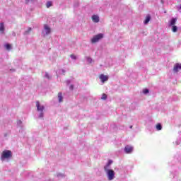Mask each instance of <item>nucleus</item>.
<instances>
[{
    "label": "nucleus",
    "instance_id": "nucleus-1",
    "mask_svg": "<svg viewBox=\"0 0 181 181\" xmlns=\"http://www.w3.org/2000/svg\"><path fill=\"white\" fill-rule=\"evenodd\" d=\"M12 156V151L9 150H4L1 153V160H5V159H9Z\"/></svg>",
    "mask_w": 181,
    "mask_h": 181
},
{
    "label": "nucleus",
    "instance_id": "nucleus-2",
    "mask_svg": "<svg viewBox=\"0 0 181 181\" xmlns=\"http://www.w3.org/2000/svg\"><path fill=\"white\" fill-rule=\"evenodd\" d=\"M104 169L107 173L108 180H112L115 177V173L112 170H107V167H105Z\"/></svg>",
    "mask_w": 181,
    "mask_h": 181
},
{
    "label": "nucleus",
    "instance_id": "nucleus-3",
    "mask_svg": "<svg viewBox=\"0 0 181 181\" xmlns=\"http://www.w3.org/2000/svg\"><path fill=\"white\" fill-rule=\"evenodd\" d=\"M103 37H104V35L103 34H98L91 39V43H97V42L100 40V39H103Z\"/></svg>",
    "mask_w": 181,
    "mask_h": 181
},
{
    "label": "nucleus",
    "instance_id": "nucleus-4",
    "mask_svg": "<svg viewBox=\"0 0 181 181\" xmlns=\"http://www.w3.org/2000/svg\"><path fill=\"white\" fill-rule=\"evenodd\" d=\"M36 107H37V111H40V112H43L45 110V106L43 105L40 106V103H39V101L36 102Z\"/></svg>",
    "mask_w": 181,
    "mask_h": 181
},
{
    "label": "nucleus",
    "instance_id": "nucleus-5",
    "mask_svg": "<svg viewBox=\"0 0 181 181\" xmlns=\"http://www.w3.org/2000/svg\"><path fill=\"white\" fill-rule=\"evenodd\" d=\"M179 70H181V64L177 63L174 65L173 71L174 73H177Z\"/></svg>",
    "mask_w": 181,
    "mask_h": 181
},
{
    "label": "nucleus",
    "instance_id": "nucleus-6",
    "mask_svg": "<svg viewBox=\"0 0 181 181\" xmlns=\"http://www.w3.org/2000/svg\"><path fill=\"white\" fill-rule=\"evenodd\" d=\"M99 78L101 80L102 83H105V81H108V76L103 74L100 75Z\"/></svg>",
    "mask_w": 181,
    "mask_h": 181
},
{
    "label": "nucleus",
    "instance_id": "nucleus-7",
    "mask_svg": "<svg viewBox=\"0 0 181 181\" xmlns=\"http://www.w3.org/2000/svg\"><path fill=\"white\" fill-rule=\"evenodd\" d=\"M132 151H134V147L131 146L127 145L124 147V151L126 152V153H131Z\"/></svg>",
    "mask_w": 181,
    "mask_h": 181
},
{
    "label": "nucleus",
    "instance_id": "nucleus-8",
    "mask_svg": "<svg viewBox=\"0 0 181 181\" xmlns=\"http://www.w3.org/2000/svg\"><path fill=\"white\" fill-rule=\"evenodd\" d=\"M44 29L45 30V35H49L50 34V32H52V30L49 28V25H47V24L44 25Z\"/></svg>",
    "mask_w": 181,
    "mask_h": 181
},
{
    "label": "nucleus",
    "instance_id": "nucleus-9",
    "mask_svg": "<svg viewBox=\"0 0 181 181\" xmlns=\"http://www.w3.org/2000/svg\"><path fill=\"white\" fill-rule=\"evenodd\" d=\"M92 21L93 22H95V23H98V22H100V17L97 15H93L92 16Z\"/></svg>",
    "mask_w": 181,
    "mask_h": 181
},
{
    "label": "nucleus",
    "instance_id": "nucleus-10",
    "mask_svg": "<svg viewBox=\"0 0 181 181\" xmlns=\"http://www.w3.org/2000/svg\"><path fill=\"white\" fill-rule=\"evenodd\" d=\"M0 33H5V25L4 23H0Z\"/></svg>",
    "mask_w": 181,
    "mask_h": 181
},
{
    "label": "nucleus",
    "instance_id": "nucleus-11",
    "mask_svg": "<svg viewBox=\"0 0 181 181\" xmlns=\"http://www.w3.org/2000/svg\"><path fill=\"white\" fill-rule=\"evenodd\" d=\"M177 21V18H172L170 21L169 26H174V25H176V21Z\"/></svg>",
    "mask_w": 181,
    "mask_h": 181
},
{
    "label": "nucleus",
    "instance_id": "nucleus-12",
    "mask_svg": "<svg viewBox=\"0 0 181 181\" xmlns=\"http://www.w3.org/2000/svg\"><path fill=\"white\" fill-rule=\"evenodd\" d=\"M149 21H151V16H150V15H147V16H146V19H145V21H144L145 25L149 23Z\"/></svg>",
    "mask_w": 181,
    "mask_h": 181
},
{
    "label": "nucleus",
    "instance_id": "nucleus-13",
    "mask_svg": "<svg viewBox=\"0 0 181 181\" xmlns=\"http://www.w3.org/2000/svg\"><path fill=\"white\" fill-rule=\"evenodd\" d=\"M59 103H63V95L62 93H58Z\"/></svg>",
    "mask_w": 181,
    "mask_h": 181
},
{
    "label": "nucleus",
    "instance_id": "nucleus-14",
    "mask_svg": "<svg viewBox=\"0 0 181 181\" xmlns=\"http://www.w3.org/2000/svg\"><path fill=\"white\" fill-rule=\"evenodd\" d=\"M156 128L157 131H161L162 130V124L160 123H158L156 126Z\"/></svg>",
    "mask_w": 181,
    "mask_h": 181
},
{
    "label": "nucleus",
    "instance_id": "nucleus-15",
    "mask_svg": "<svg viewBox=\"0 0 181 181\" xmlns=\"http://www.w3.org/2000/svg\"><path fill=\"white\" fill-rule=\"evenodd\" d=\"M53 5V3L52 1H47L46 6L47 8H50V6H52Z\"/></svg>",
    "mask_w": 181,
    "mask_h": 181
},
{
    "label": "nucleus",
    "instance_id": "nucleus-16",
    "mask_svg": "<svg viewBox=\"0 0 181 181\" xmlns=\"http://www.w3.org/2000/svg\"><path fill=\"white\" fill-rule=\"evenodd\" d=\"M172 31L174 33L177 32V27L176 25H173Z\"/></svg>",
    "mask_w": 181,
    "mask_h": 181
},
{
    "label": "nucleus",
    "instance_id": "nucleus-17",
    "mask_svg": "<svg viewBox=\"0 0 181 181\" xmlns=\"http://www.w3.org/2000/svg\"><path fill=\"white\" fill-rule=\"evenodd\" d=\"M30 32H32V28H29L28 29V30H26V31L25 32V35H29V33H30Z\"/></svg>",
    "mask_w": 181,
    "mask_h": 181
},
{
    "label": "nucleus",
    "instance_id": "nucleus-18",
    "mask_svg": "<svg viewBox=\"0 0 181 181\" xmlns=\"http://www.w3.org/2000/svg\"><path fill=\"white\" fill-rule=\"evenodd\" d=\"M5 47H6V50H10L11 48V44H6V45H5Z\"/></svg>",
    "mask_w": 181,
    "mask_h": 181
},
{
    "label": "nucleus",
    "instance_id": "nucleus-19",
    "mask_svg": "<svg viewBox=\"0 0 181 181\" xmlns=\"http://www.w3.org/2000/svg\"><path fill=\"white\" fill-rule=\"evenodd\" d=\"M101 100H107V94L103 93Z\"/></svg>",
    "mask_w": 181,
    "mask_h": 181
},
{
    "label": "nucleus",
    "instance_id": "nucleus-20",
    "mask_svg": "<svg viewBox=\"0 0 181 181\" xmlns=\"http://www.w3.org/2000/svg\"><path fill=\"white\" fill-rule=\"evenodd\" d=\"M70 57H71V59H73L74 60H76V59H77V57H76V55H74V54H71L70 55Z\"/></svg>",
    "mask_w": 181,
    "mask_h": 181
},
{
    "label": "nucleus",
    "instance_id": "nucleus-21",
    "mask_svg": "<svg viewBox=\"0 0 181 181\" xmlns=\"http://www.w3.org/2000/svg\"><path fill=\"white\" fill-rule=\"evenodd\" d=\"M143 93H144V94H148V93H149V90L144 89V90H143Z\"/></svg>",
    "mask_w": 181,
    "mask_h": 181
},
{
    "label": "nucleus",
    "instance_id": "nucleus-22",
    "mask_svg": "<svg viewBox=\"0 0 181 181\" xmlns=\"http://www.w3.org/2000/svg\"><path fill=\"white\" fill-rule=\"evenodd\" d=\"M87 61L88 62V63H91V62H93V59L90 57H88Z\"/></svg>",
    "mask_w": 181,
    "mask_h": 181
},
{
    "label": "nucleus",
    "instance_id": "nucleus-23",
    "mask_svg": "<svg viewBox=\"0 0 181 181\" xmlns=\"http://www.w3.org/2000/svg\"><path fill=\"white\" fill-rule=\"evenodd\" d=\"M111 163H112V160H109L108 163H107V166H110V165H111Z\"/></svg>",
    "mask_w": 181,
    "mask_h": 181
},
{
    "label": "nucleus",
    "instance_id": "nucleus-24",
    "mask_svg": "<svg viewBox=\"0 0 181 181\" xmlns=\"http://www.w3.org/2000/svg\"><path fill=\"white\" fill-rule=\"evenodd\" d=\"M40 118H43V112H41L40 114Z\"/></svg>",
    "mask_w": 181,
    "mask_h": 181
},
{
    "label": "nucleus",
    "instance_id": "nucleus-25",
    "mask_svg": "<svg viewBox=\"0 0 181 181\" xmlns=\"http://www.w3.org/2000/svg\"><path fill=\"white\" fill-rule=\"evenodd\" d=\"M69 88H70V90H73L74 88V86L73 85H71Z\"/></svg>",
    "mask_w": 181,
    "mask_h": 181
},
{
    "label": "nucleus",
    "instance_id": "nucleus-26",
    "mask_svg": "<svg viewBox=\"0 0 181 181\" xmlns=\"http://www.w3.org/2000/svg\"><path fill=\"white\" fill-rule=\"evenodd\" d=\"M26 4H29V0H25Z\"/></svg>",
    "mask_w": 181,
    "mask_h": 181
},
{
    "label": "nucleus",
    "instance_id": "nucleus-27",
    "mask_svg": "<svg viewBox=\"0 0 181 181\" xmlns=\"http://www.w3.org/2000/svg\"><path fill=\"white\" fill-rule=\"evenodd\" d=\"M46 77H47V78H49V75L47 74H46Z\"/></svg>",
    "mask_w": 181,
    "mask_h": 181
},
{
    "label": "nucleus",
    "instance_id": "nucleus-28",
    "mask_svg": "<svg viewBox=\"0 0 181 181\" xmlns=\"http://www.w3.org/2000/svg\"><path fill=\"white\" fill-rule=\"evenodd\" d=\"M130 128L132 129V126H130Z\"/></svg>",
    "mask_w": 181,
    "mask_h": 181
}]
</instances>
